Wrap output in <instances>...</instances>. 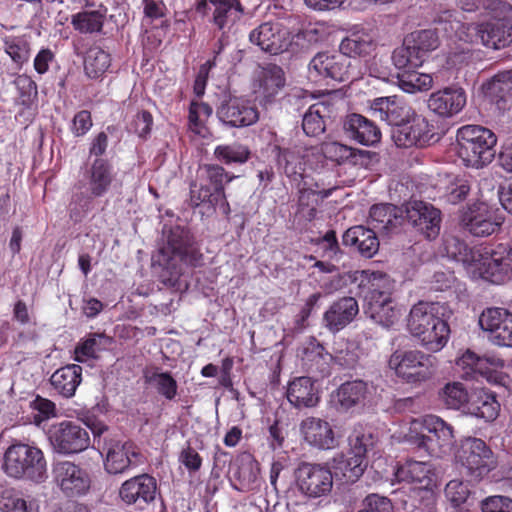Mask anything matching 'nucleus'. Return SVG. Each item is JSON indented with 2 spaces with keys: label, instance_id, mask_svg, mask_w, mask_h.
<instances>
[{
  "label": "nucleus",
  "instance_id": "1",
  "mask_svg": "<svg viewBox=\"0 0 512 512\" xmlns=\"http://www.w3.org/2000/svg\"><path fill=\"white\" fill-rule=\"evenodd\" d=\"M488 20L475 26L464 23L462 14L446 10L438 18L448 38L463 42L473 41L474 33L484 46L501 49L512 43V6L501 0H489Z\"/></svg>",
  "mask_w": 512,
  "mask_h": 512
},
{
  "label": "nucleus",
  "instance_id": "28",
  "mask_svg": "<svg viewBox=\"0 0 512 512\" xmlns=\"http://www.w3.org/2000/svg\"><path fill=\"white\" fill-rule=\"evenodd\" d=\"M287 32L278 22H265L249 34L252 44L270 54H279L287 48Z\"/></svg>",
  "mask_w": 512,
  "mask_h": 512
},
{
  "label": "nucleus",
  "instance_id": "12",
  "mask_svg": "<svg viewBox=\"0 0 512 512\" xmlns=\"http://www.w3.org/2000/svg\"><path fill=\"white\" fill-rule=\"evenodd\" d=\"M455 460L474 481L483 480L497 467V458L493 451L482 439L475 437L461 441L455 453Z\"/></svg>",
  "mask_w": 512,
  "mask_h": 512
},
{
  "label": "nucleus",
  "instance_id": "49",
  "mask_svg": "<svg viewBox=\"0 0 512 512\" xmlns=\"http://www.w3.org/2000/svg\"><path fill=\"white\" fill-rule=\"evenodd\" d=\"M418 69H410L397 73V85L409 94L427 91L433 86V78L430 74L419 73Z\"/></svg>",
  "mask_w": 512,
  "mask_h": 512
},
{
  "label": "nucleus",
  "instance_id": "60",
  "mask_svg": "<svg viewBox=\"0 0 512 512\" xmlns=\"http://www.w3.org/2000/svg\"><path fill=\"white\" fill-rule=\"evenodd\" d=\"M356 273H363L366 276L373 275L374 271L370 270H356V271H349L344 274H339L331 278V280L328 283L324 284V288L328 293H333L337 290L342 289L347 283L356 284L359 291L361 293H364L366 286L368 283L363 282L360 283V281H357L354 279V276Z\"/></svg>",
  "mask_w": 512,
  "mask_h": 512
},
{
  "label": "nucleus",
  "instance_id": "15",
  "mask_svg": "<svg viewBox=\"0 0 512 512\" xmlns=\"http://www.w3.org/2000/svg\"><path fill=\"white\" fill-rule=\"evenodd\" d=\"M118 495L133 512H154L159 498L157 481L146 473L131 477L121 484Z\"/></svg>",
  "mask_w": 512,
  "mask_h": 512
},
{
  "label": "nucleus",
  "instance_id": "39",
  "mask_svg": "<svg viewBox=\"0 0 512 512\" xmlns=\"http://www.w3.org/2000/svg\"><path fill=\"white\" fill-rule=\"evenodd\" d=\"M81 381L82 367L77 364H69L57 369L50 378L54 390L64 398L74 396Z\"/></svg>",
  "mask_w": 512,
  "mask_h": 512
},
{
  "label": "nucleus",
  "instance_id": "55",
  "mask_svg": "<svg viewBox=\"0 0 512 512\" xmlns=\"http://www.w3.org/2000/svg\"><path fill=\"white\" fill-rule=\"evenodd\" d=\"M490 95H492L497 102L499 108H505L512 97V70L502 71L496 74L488 85Z\"/></svg>",
  "mask_w": 512,
  "mask_h": 512
},
{
  "label": "nucleus",
  "instance_id": "48",
  "mask_svg": "<svg viewBox=\"0 0 512 512\" xmlns=\"http://www.w3.org/2000/svg\"><path fill=\"white\" fill-rule=\"evenodd\" d=\"M321 153L330 161L338 164H357L358 157L363 156L366 151L357 150L337 141H325L320 147Z\"/></svg>",
  "mask_w": 512,
  "mask_h": 512
},
{
  "label": "nucleus",
  "instance_id": "24",
  "mask_svg": "<svg viewBox=\"0 0 512 512\" xmlns=\"http://www.w3.org/2000/svg\"><path fill=\"white\" fill-rule=\"evenodd\" d=\"M54 480L68 497L85 495L91 486L89 473L71 461H59L53 467Z\"/></svg>",
  "mask_w": 512,
  "mask_h": 512
},
{
  "label": "nucleus",
  "instance_id": "6",
  "mask_svg": "<svg viewBox=\"0 0 512 512\" xmlns=\"http://www.w3.org/2000/svg\"><path fill=\"white\" fill-rule=\"evenodd\" d=\"M354 279L360 283H368L365 289L364 312L375 323L389 328L399 319L400 312L391 295L394 282L391 278L379 271H374L372 277L363 273H356Z\"/></svg>",
  "mask_w": 512,
  "mask_h": 512
},
{
  "label": "nucleus",
  "instance_id": "25",
  "mask_svg": "<svg viewBox=\"0 0 512 512\" xmlns=\"http://www.w3.org/2000/svg\"><path fill=\"white\" fill-rule=\"evenodd\" d=\"M479 325L488 333L489 340L493 344L512 347L511 312L504 308H487L479 317Z\"/></svg>",
  "mask_w": 512,
  "mask_h": 512
},
{
  "label": "nucleus",
  "instance_id": "20",
  "mask_svg": "<svg viewBox=\"0 0 512 512\" xmlns=\"http://www.w3.org/2000/svg\"><path fill=\"white\" fill-rule=\"evenodd\" d=\"M299 432L304 443L316 450H333L340 443V436L335 432L333 425L320 417L307 416L302 419Z\"/></svg>",
  "mask_w": 512,
  "mask_h": 512
},
{
  "label": "nucleus",
  "instance_id": "16",
  "mask_svg": "<svg viewBox=\"0 0 512 512\" xmlns=\"http://www.w3.org/2000/svg\"><path fill=\"white\" fill-rule=\"evenodd\" d=\"M47 437L53 451L65 456L83 452L91 442L87 429L68 420L52 425Z\"/></svg>",
  "mask_w": 512,
  "mask_h": 512
},
{
  "label": "nucleus",
  "instance_id": "31",
  "mask_svg": "<svg viewBox=\"0 0 512 512\" xmlns=\"http://www.w3.org/2000/svg\"><path fill=\"white\" fill-rule=\"evenodd\" d=\"M359 313L354 297L345 296L334 301L323 314V324L332 333H337L350 324Z\"/></svg>",
  "mask_w": 512,
  "mask_h": 512
},
{
  "label": "nucleus",
  "instance_id": "19",
  "mask_svg": "<svg viewBox=\"0 0 512 512\" xmlns=\"http://www.w3.org/2000/svg\"><path fill=\"white\" fill-rule=\"evenodd\" d=\"M392 139L396 146L402 148L425 147L439 138L435 133V127L425 117L414 115L398 125L392 131Z\"/></svg>",
  "mask_w": 512,
  "mask_h": 512
},
{
  "label": "nucleus",
  "instance_id": "4",
  "mask_svg": "<svg viewBox=\"0 0 512 512\" xmlns=\"http://www.w3.org/2000/svg\"><path fill=\"white\" fill-rule=\"evenodd\" d=\"M445 312L446 306L439 302L419 301L410 309L407 330L427 351L438 352L448 342L450 328Z\"/></svg>",
  "mask_w": 512,
  "mask_h": 512
},
{
  "label": "nucleus",
  "instance_id": "30",
  "mask_svg": "<svg viewBox=\"0 0 512 512\" xmlns=\"http://www.w3.org/2000/svg\"><path fill=\"white\" fill-rule=\"evenodd\" d=\"M370 111L372 116L395 128L406 122L413 114L411 107L396 96L374 99L370 104Z\"/></svg>",
  "mask_w": 512,
  "mask_h": 512
},
{
  "label": "nucleus",
  "instance_id": "43",
  "mask_svg": "<svg viewBox=\"0 0 512 512\" xmlns=\"http://www.w3.org/2000/svg\"><path fill=\"white\" fill-rule=\"evenodd\" d=\"M331 470L340 473L346 482H356L364 473L367 462L355 455L346 457L343 453H336L328 462Z\"/></svg>",
  "mask_w": 512,
  "mask_h": 512
},
{
  "label": "nucleus",
  "instance_id": "23",
  "mask_svg": "<svg viewBox=\"0 0 512 512\" xmlns=\"http://www.w3.org/2000/svg\"><path fill=\"white\" fill-rule=\"evenodd\" d=\"M216 116L226 126L241 128L255 124L259 119V112L250 100L230 97L221 101Z\"/></svg>",
  "mask_w": 512,
  "mask_h": 512
},
{
  "label": "nucleus",
  "instance_id": "46",
  "mask_svg": "<svg viewBox=\"0 0 512 512\" xmlns=\"http://www.w3.org/2000/svg\"><path fill=\"white\" fill-rule=\"evenodd\" d=\"M474 248L457 236L446 235L443 239V252L445 256L455 262L461 263L468 273L469 265L474 262Z\"/></svg>",
  "mask_w": 512,
  "mask_h": 512
},
{
  "label": "nucleus",
  "instance_id": "27",
  "mask_svg": "<svg viewBox=\"0 0 512 512\" xmlns=\"http://www.w3.org/2000/svg\"><path fill=\"white\" fill-rule=\"evenodd\" d=\"M431 112L441 118H452L466 105V93L461 87L450 86L433 92L427 101Z\"/></svg>",
  "mask_w": 512,
  "mask_h": 512
},
{
  "label": "nucleus",
  "instance_id": "36",
  "mask_svg": "<svg viewBox=\"0 0 512 512\" xmlns=\"http://www.w3.org/2000/svg\"><path fill=\"white\" fill-rule=\"evenodd\" d=\"M377 48L374 35L366 30H357L343 38L339 45L341 55L349 58L367 57Z\"/></svg>",
  "mask_w": 512,
  "mask_h": 512
},
{
  "label": "nucleus",
  "instance_id": "11",
  "mask_svg": "<svg viewBox=\"0 0 512 512\" xmlns=\"http://www.w3.org/2000/svg\"><path fill=\"white\" fill-rule=\"evenodd\" d=\"M115 176L113 167L108 161L98 158L92 163L88 176V189L91 195L76 194L69 205V215L74 222L81 221L92 209V196L102 197L109 191Z\"/></svg>",
  "mask_w": 512,
  "mask_h": 512
},
{
  "label": "nucleus",
  "instance_id": "47",
  "mask_svg": "<svg viewBox=\"0 0 512 512\" xmlns=\"http://www.w3.org/2000/svg\"><path fill=\"white\" fill-rule=\"evenodd\" d=\"M214 7L213 22L224 30L234 24L242 14V8L238 0H210Z\"/></svg>",
  "mask_w": 512,
  "mask_h": 512
},
{
  "label": "nucleus",
  "instance_id": "34",
  "mask_svg": "<svg viewBox=\"0 0 512 512\" xmlns=\"http://www.w3.org/2000/svg\"><path fill=\"white\" fill-rule=\"evenodd\" d=\"M288 402L296 409L313 408L320 400L319 390L311 377H296L288 383L286 390Z\"/></svg>",
  "mask_w": 512,
  "mask_h": 512
},
{
  "label": "nucleus",
  "instance_id": "9",
  "mask_svg": "<svg viewBox=\"0 0 512 512\" xmlns=\"http://www.w3.org/2000/svg\"><path fill=\"white\" fill-rule=\"evenodd\" d=\"M457 154L466 167L480 169L495 157L497 137L480 125H464L457 130Z\"/></svg>",
  "mask_w": 512,
  "mask_h": 512
},
{
  "label": "nucleus",
  "instance_id": "62",
  "mask_svg": "<svg viewBox=\"0 0 512 512\" xmlns=\"http://www.w3.org/2000/svg\"><path fill=\"white\" fill-rule=\"evenodd\" d=\"M19 92L18 103L30 108L37 98L36 83L26 75H19L14 81Z\"/></svg>",
  "mask_w": 512,
  "mask_h": 512
},
{
  "label": "nucleus",
  "instance_id": "56",
  "mask_svg": "<svg viewBox=\"0 0 512 512\" xmlns=\"http://www.w3.org/2000/svg\"><path fill=\"white\" fill-rule=\"evenodd\" d=\"M215 158L226 165L244 164L250 156L249 149L239 143L218 145L214 150Z\"/></svg>",
  "mask_w": 512,
  "mask_h": 512
},
{
  "label": "nucleus",
  "instance_id": "33",
  "mask_svg": "<svg viewBox=\"0 0 512 512\" xmlns=\"http://www.w3.org/2000/svg\"><path fill=\"white\" fill-rule=\"evenodd\" d=\"M346 136L364 146H373L381 139L380 129L360 114H349L343 123Z\"/></svg>",
  "mask_w": 512,
  "mask_h": 512
},
{
  "label": "nucleus",
  "instance_id": "2",
  "mask_svg": "<svg viewBox=\"0 0 512 512\" xmlns=\"http://www.w3.org/2000/svg\"><path fill=\"white\" fill-rule=\"evenodd\" d=\"M392 439L435 458L449 455L455 443L452 426L436 415L412 419L393 433Z\"/></svg>",
  "mask_w": 512,
  "mask_h": 512
},
{
  "label": "nucleus",
  "instance_id": "5",
  "mask_svg": "<svg viewBox=\"0 0 512 512\" xmlns=\"http://www.w3.org/2000/svg\"><path fill=\"white\" fill-rule=\"evenodd\" d=\"M1 469L8 478L33 485L44 484L49 478L48 460L35 443H11L3 454Z\"/></svg>",
  "mask_w": 512,
  "mask_h": 512
},
{
  "label": "nucleus",
  "instance_id": "63",
  "mask_svg": "<svg viewBox=\"0 0 512 512\" xmlns=\"http://www.w3.org/2000/svg\"><path fill=\"white\" fill-rule=\"evenodd\" d=\"M469 495L470 490L467 484L462 480L453 479L446 484L445 496L454 507L465 503Z\"/></svg>",
  "mask_w": 512,
  "mask_h": 512
},
{
  "label": "nucleus",
  "instance_id": "42",
  "mask_svg": "<svg viewBox=\"0 0 512 512\" xmlns=\"http://www.w3.org/2000/svg\"><path fill=\"white\" fill-rule=\"evenodd\" d=\"M442 13L443 12H441L435 19V22L438 25L435 30H416L405 37L407 39V43H410L416 49L417 53L424 58L425 62L429 58L431 52L439 47L440 41L436 30H441L447 36L442 26L438 23V18Z\"/></svg>",
  "mask_w": 512,
  "mask_h": 512
},
{
  "label": "nucleus",
  "instance_id": "8",
  "mask_svg": "<svg viewBox=\"0 0 512 512\" xmlns=\"http://www.w3.org/2000/svg\"><path fill=\"white\" fill-rule=\"evenodd\" d=\"M474 262L469 265L468 275L474 280L500 285L512 278L511 243H500L495 247L477 245Z\"/></svg>",
  "mask_w": 512,
  "mask_h": 512
},
{
  "label": "nucleus",
  "instance_id": "40",
  "mask_svg": "<svg viewBox=\"0 0 512 512\" xmlns=\"http://www.w3.org/2000/svg\"><path fill=\"white\" fill-rule=\"evenodd\" d=\"M107 14V8L102 4L90 9H84L71 17L73 28L81 34H93L102 31Z\"/></svg>",
  "mask_w": 512,
  "mask_h": 512
},
{
  "label": "nucleus",
  "instance_id": "26",
  "mask_svg": "<svg viewBox=\"0 0 512 512\" xmlns=\"http://www.w3.org/2000/svg\"><path fill=\"white\" fill-rule=\"evenodd\" d=\"M406 212L408 221L428 240L435 239L439 235L441 213L433 205L415 200L410 203Z\"/></svg>",
  "mask_w": 512,
  "mask_h": 512
},
{
  "label": "nucleus",
  "instance_id": "54",
  "mask_svg": "<svg viewBox=\"0 0 512 512\" xmlns=\"http://www.w3.org/2000/svg\"><path fill=\"white\" fill-rule=\"evenodd\" d=\"M110 55L98 46L91 47L84 60V69L89 78L96 79L110 67Z\"/></svg>",
  "mask_w": 512,
  "mask_h": 512
},
{
  "label": "nucleus",
  "instance_id": "41",
  "mask_svg": "<svg viewBox=\"0 0 512 512\" xmlns=\"http://www.w3.org/2000/svg\"><path fill=\"white\" fill-rule=\"evenodd\" d=\"M112 343L113 339L104 333H90L87 337L80 340L75 347L74 359L77 362L95 359L101 352L108 350Z\"/></svg>",
  "mask_w": 512,
  "mask_h": 512
},
{
  "label": "nucleus",
  "instance_id": "7",
  "mask_svg": "<svg viewBox=\"0 0 512 512\" xmlns=\"http://www.w3.org/2000/svg\"><path fill=\"white\" fill-rule=\"evenodd\" d=\"M394 477L399 483L412 485L418 504L412 503L413 509L408 512H436L437 476L431 462L408 459L396 467Z\"/></svg>",
  "mask_w": 512,
  "mask_h": 512
},
{
  "label": "nucleus",
  "instance_id": "44",
  "mask_svg": "<svg viewBox=\"0 0 512 512\" xmlns=\"http://www.w3.org/2000/svg\"><path fill=\"white\" fill-rule=\"evenodd\" d=\"M145 381L156 392L168 401H172L178 394V384L170 372L163 371L159 367L147 370L144 373Z\"/></svg>",
  "mask_w": 512,
  "mask_h": 512
},
{
  "label": "nucleus",
  "instance_id": "51",
  "mask_svg": "<svg viewBox=\"0 0 512 512\" xmlns=\"http://www.w3.org/2000/svg\"><path fill=\"white\" fill-rule=\"evenodd\" d=\"M328 114V106L318 102L309 107L302 120V128L307 136L315 137L325 131L324 118Z\"/></svg>",
  "mask_w": 512,
  "mask_h": 512
},
{
  "label": "nucleus",
  "instance_id": "13",
  "mask_svg": "<svg viewBox=\"0 0 512 512\" xmlns=\"http://www.w3.org/2000/svg\"><path fill=\"white\" fill-rule=\"evenodd\" d=\"M388 366L402 381L420 384L434 375L435 358L419 350L398 349L391 354Z\"/></svg>",
  "mask_w": 512,
  "mask_h": 512
},
{
  "label": "nucleus",
  "instance_id": "57",
  "mask_svg": "<svg viewBox=\"0 0 512 512\" xmlns=\"http://www.w3.org/2000/svg\"><path fill=\"white\" fill-rule=\"evenodd\" d=\"M5 52L12 61L21 67L30 56V43L27 36H6L3 39Z\"/></svg>",
  "mask_w": 512,
  "mask_h": 512
},
{
  "label": "nucleus",
  "instance_id": "61",
  "mask_svg": "<svg viewBox=\"0 0 512 512\" xmlns=\"http://www.w3.org/2000/svg\"><path fill=\"white\" fill-rule=\"evenodd\" d=\"M470 191V183L465 175L453 177L444 194L446 201L450 204H457L464 200Z\"/></svg>",
  "mask_w": 512,
  "mask_h": 512
},
{
  "label": "nucleus",
  "instance_id": "53",
  "mask_svg": "<svg viewBox=\"0 0 512 512\" xmlns=\"http://www.w3.org/2000/svg\"><path fill=\"white\" fill-rule=\"evenodd\" d=\"M349 455H355L366 461L367 453L374 447L375 438L370 429L359 425L354 428L348 437Z\"/></svg>",
  "mask_w": 512,
  "mask_h": 512
},
{
  "label": "nucleus",
  "instance_id": "18",
  "mask_svg": "<svg viewBox=\"0 0 512 512\" xmlns=\"http://www.w3.org/2000/svg\"><path fill=\"white\" fill-rule=\"evenodd\" d=\"M504 222L503 213L485 202H476L463 210L460 224L475 237H487L498 231Z\"/></svg>",
  "mask_w": 512,
  "mask_h": 512
},
{
  "label": "nucleus",
  "instance_id": "37",
  "mask_svg": "<svg viewBox=\"0 0 512 512\" xmlns=\"http://www.w3.org/2000/svg\"><path fill=\"white\" fill-rule=\"evenodd\" d=\"M342 240L344 245L355 247L365 258H372L379 250L376 231L362 225L349 228Z\"/></svg>",
  "mask_w": 512,
  "mask_h": 512
},
{
  "label": "nucleus",
  "instance_id": "59",
  "mask_svg": "<svg viewBox=\"0 0 512 512\" xmlns=\"http://www.w3.org/2000/svg\"><path fill=\"white\" fill-rule=\"evenodd\" d=\"M440 397L449 409L458 410L469 401V395L462 383L452 382L444 386Z\"/></svg>",
  "mask_w": 512,
  "mask_h": 512
},
{
  "label": "nucleus",
  "instance_id": "64",
  "mask_svg": "<svg viewBox=\"0 0 512 512\" xmlns=\"http://www.w3.org/2000/svg\"><path fill=\"white\" fill-rule=\"evenodd\" d=\"M1 512H38V507L32 501H28L17 495L3 496L0 499Z\"/></svg>",
  "mask_w": 512,
  "mask_h": 512
},
{
  "label": "nucleus",
  "instance_id": "45",
  "mask_svg": "<svg viewBox=\"0 0 512 512\" xmlns=\"http://www.w3.org/2000/svg\"><path fill=\"white\" fill-rule=\"evenodd\" d=\"M285 79L283 71L278 66H272L264 69L259 76V85L255 90L257 97L263 101L269 102L284 86Z\"/></svg>",
  "mask_w": 512,
  "mask_h": 512
},
{
  "label": "nucleus",
  "instance_id": "32",
  "mask_svg": "<svg viewBox=\"0 0 512 512\" xmlns=\"http://www.w3.org/2000/svg\"><path fill=\"white\" fill-rule=\"evenodd\" d=\"M456 370L460 377L465 379L475 378L476 375H486L491 369L503 368L504 361L495 356H479L467 349L455 362Z\"/></svg>",
  "mask_w": 512,
  "mask_h": 512
},
{
  "label": "nucleus",
  "instance_id": "3",
  "mask_svg": "<svg viewBox=\"0 0 512 512\" xmlns=\"http://www.w3.org/2000/svg\"><path fill=\"white\" fill-rule=\"evenodd\" d=\"M166 238L167 245L159 250L155 262L163 267L162 282L174 287L180 276L184 274V267L201 266L203 255L190 232L183 227L170 228Z\"/></svg>",
  "mask_w": 512,
  "mask_h": 512
},
{
  "label": "nucleus",
  "instance_id": "50",
  "mask_svg": "<svg viewBox=\"0 0 512 512\" xmlns=\"http://www.w3.org/2000/svg\"><path fill=\"white\" fill-rule=\"evenodd\" d=\"M391 60L398 72L419 69L425 63L424 58L417 53L410 43H407L406 38H404L401 46L394 49Z\"/></svg>",
  "mask_w": 512,
  "mask_h": 512
},
{
  "label": "nucleus",
  "instance_id": "58",
  "mask_svg": "<svg viewBox=\"0 0 512 512\" xmlns=\"http://www.w3.org/2000/svg\"><path fill=\"white\" fill-rule=\"evenodd\" d=\"M500 405L492 394H479L477 400L469 407L470 413L477 418L484 419L486 422L496 419L499 413Z\"/></svg>",
  "mask_w": 512,
  "mask_h": 512
},
{
  "label": "nucleus",
  "instance_id": "29",
  "mask_svg": "<svg viewBox=\"0 0 512 512\" xmlns=\"http://www.w3.org/2000/svg\"><path fill=\"white\" fill-rule=\"evenodd\" d=\"M303 368L318 377L330 375V365L333 355L325 350L323 345L314 337L308 338L300 348Z\"/></svg>",
  "mask_w": 512,
  "mask_h": 512
},
{
  "label": "nucleus",
  "instance_id": "14",
  "mask_svg": "<svg viewBox=\"0 0 512 512\" xmlns=\"http://www.w3.org/2000/svg\"><path fill=\"white\" fill-rule=\"evenodd\" d=\"M294 478L298 492L308 500H321L333 490L334 477L329 463L301 462Z\"/></svg>",
  "mask_w": 512,
  "mask_h": 512
},
{
  "label": "nucleus",
  "instance_id": "38",
  "mask_svg": "<svg viewBox=\"0 0 512 512\" xmlns=\"http://www.w3.org/2000/svg\"><path fill=\"white\" fill-rule=\"evenodd\" d=\"M402 222V210L393 204H376L370 209L369 223L374 230L390 234L394 232Z\"/></svg>",
  "mask_w": 512,
  "mask_h": 512
},
{
  "label": "nucleus",
  "instance_id": "10",
  "mask_svg": "<svg viewBox=\"0 0 512 512\" xmlns=\"http://www.w3.org/2000/svg\"><path fill=\"white\" fill-rule=\"evenodd\" d=\"M236 176L230 175L225 169L216 164H207L202 168L201 182L192 184L190 202L194 207L200 205L214 209L220 205L223 213H229V204L224 193V183L231 182Z\"/></svg>",
  "mask_w": 512,
  "mask_h": 512
},
{
  "label": "nucleus",
  "instance_id": "17",
  "mask_svg": "<svg viewBox=\"0 0 512 512\" xmlns=\"http://www.w3.org/2000/svg\"><path fill=\"white\" fill-rule=\"evenodd\" d=\"M101 449V454H105L104 468L109 474H123L145 462V457L132 442H121L105 435Z\"/></svg>",
  "mask_w": 512,
  "mask_h": 512
},
{
  "label": "nucleus",
  "instance_id": "52",
  "mask_svg": "<svg viewBox=\"0 0 512 512\" xmlns=\"http://www.w3.org/2000/svg\"><path fill=\"white\" fill-rule=\"evenodd\" d=\"M212 112L213 110L209 104L192 101L189 106L188 114L189 130L199 137H206L208 135L206 122L212 115Z\"/></svg>",
  "mask_w": 512,
  "mask_h": 512
},
{
  "label": "nucleus",
  "instance_id": "21",
  "mask_svg": "<svg viewBox=\"0 0 512 512\" xmlns=\"http://www.w3.org/2000/svg\"><path fill=\"white\" fill-rule=\"evenodd\" d=\"M375 388L363 380L342 383L331 395V403L339 413H353L370 401Z\"/></svg>",
  "mask_w": 512,
  "mask_h": 512
},
{
  "label": "nucleus",
  "instance_id": "35",
  "mask_svg": "<svg viewBox=\"0 0 512 512\" xmlns=\"http://www.w3.org/2000/svg\"><path fill=\"white\" fill-rule=\"evenodd\" d=\"M313 153V148H304L302 146L280 149L277 159L278 165L291 181L299 182L303 179L306 165L305 158Z\"/></svg>",
  "mask_w": 512,
  "mask_h": 512
},
{
  "label": "nucleus",
  "instance_id": "22",
  "mask_svg": "<svg viewBox=\"0 0 512 512\" xmlns=\"http://www.w3.org/2000/svg\"><path fill=\"white\" fill-rule=\"evenodd\" d=\"M350 61L341 54L320 52L308 65V77L313 82L331 79L342 82L349 79Z\"/></svg>",
  "mask_w": 512,
  "mask_h": 512
}]
</instances>
